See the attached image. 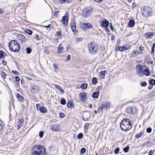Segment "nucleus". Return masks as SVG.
I'll return each mask as SVG.
<instances>
[{
    "instance_id": "1",
    "label": "nucleus",
    "mask_w": 155,
    "mask_h": 155,
    "mask_svg": "<svg viewBox=\"0 0 155 155\" xmlns=\"http://www.w3.org/2000/svg\"><path fill=\"white\" fill-rule=\"evenodd\" d=\"M45 148L40 145L34 146L31 149V155H46Z\"/></svg>"
},
{
    "instance_id": "2",
    "label": "nucleus",
    "mask_w": 155,
    "mask_h": 155,
    "mask_svg": "<svg viewBox=\"0 0 155 155\" xmlns=\"http://www.w3.org/2000/svg\"><path fill=\"white\" fill-rule=\"evenodd\" d=\"M122 130L127 131L130 130L132 127V125L128 119H124L121 121L120 125Z\"/></svg>"
},
{
    "instance_id": "3",
    "label": "nucleus",
    "mask_w": 155,
    "mask_h": 155,
    "mask_svg": "<svg viewBox=\"0 0 155 155\" xmlns=\"http://www.w3.org/2000/svg\"><path fill=\"white\" fill-rule=\"evenodd\" d=\"M9 49L14 52H18L20 48V45L16 40H12L8 43Z\"/></svg>"
},
{
    "instance_id": "4",
    "label": "nucleus",
    "mask_w": 155,
    "mask_h": 155,
    "mask_svg": "<svg viewBox=\"0 0 155 155\" xmlns=\"http://www.w3.org/2000/svg\"><path fill=\"white\" fill-rule=\"evenodd\" d=\"M88 50L92 54H96L97 51V47L94 42H91L87 45Z\"/></svg>"
},
{
    "instance_id": "5",
    "label": "nucleus",
    "mask_w": 155,
    "mask_h": 155,
    "mask_svg": "<svg viewBox=\"0 0 155 155\" xmlns=\"http://www.w3.org/2000/svg\"><path fill=\"white\" fill-rule=\"evenodd\" d=\"M142 13L144 17H149L152 15V10L149 7L145 6L143 8V10L142 11Z\"/></svg>"
},
{
    "instance_id": "6",
    "label": "nucleus",
    "mask_w": 155,
    "mask_h": 155,
    "mask_svg": "<svg viewBox=\"0 0 155 155\" xmlns=\"http://www.w3.org/2000/svg\"><path fill=\"white\" fill-rule=\"evenodd\" d=\"M40 90V88L37 85H31L30 91L31 93L32 94H35L38 93Z\"/></svg>"
},
{
    "instance_id": "7",
    "label": "nucleus",
    "mask_w": 155,
    "mask_h": 155,
    "mask_svg": "<svg viewBox=\"0 0 155 155\" xmlns=\"http://www.w3.org/2000/svg\"><path fill=\"white\" fill-rule=\"evenodd\" d=\"M136 73L140 77H142L143 75V67L141 64L136 66Z\"/></svg>"
},
{
    "instance_id": "8",
    "label": "nucleus",
    "mask_w": 155,
    "mask_h": 155,
    "mask_svg": "<svg viewBox=\"0 0 155 155\" xmlns=\"http://www.w3.org/2000/svg\"><path fill=\"white\" fill-rule=\"evenodd\" d=\"M93 9L90 7L85 8L83 10V16L87 17L91 15Z\"/></svg>"
},
{
    "instance_id": "9",
    "label": "nucleus",
    "mask_w": 155,
    "mask_h": 155,
    "mask_svg": "<svg viewBox=\"0 0 155 155\" xmlns=\"http://www.w3.org/2000/svg\"><path fill=\"white\" fill-rule=\"evenodd\" d=\"M127 112L129 114H134L137 111V109L135 106L129 107L127 109Z\"/></svg>"
},
{
    "instance_id": "10",
    "label": "nucleus",
    "mask_w": 155,
    "mask_h": 155,
    "mask_svg": "<svg viewBox=\"0 0 155 155\" xmlns=\"http://www.w3.org/2000/svg\"><path fill=\"white\" fill-rule=\"evenodd\" d=\"M68 13L66 12L62 18L61 22L64 26H66L68 25Z\"/></svg>"
},
{
    "instance_id": "11",
    "label": "nucleus",
    "mask_w": 155,
    "mask_h": 155,
    "mask_svg": "<svg viewBox=\"0 0 155 155\" xmlns=\"http://www.w3.org/2000/svg\"><path fill=\"white\" fill-rule=\"evenodd\" d=\"M79 98L82 101H84L87 99V94L85 92H83L79 94Z\"/></svg>"
},
{
    "instance_id": "12",
    "label": "nucleus",
    "mask_w": 155,
    "mask_h": 155,
    "mask_svg": "<svg viewBox=\"0 0 155 155\" xmlns=\"http://www.w3.org/2000/svg\"><path fill=\"white\" fill-rule=\"evenodd\" d=\"M101 22V26L102 27H105V28H107L108 26L109 25V22L107 20H104L102 21H101V20L100 19L99 21V22L100 23Z\"/></svg>"
},
{
    "instance_id": "13",
    "label": "nucleus",
    "mask_w": 155,
    "mask_h": 155,
    "mask_svg": "<svg viewBox=\"0 0 155 155\" xmlns=\"http://www.w3.org/2000/svg\"><path fill=\"white\" fill-rule=\"evenodd\" d=\"M17 37V38L22 43H24L26 41V39L25 36L21 34H18Z\"/></svg>"
},
{
    "instance_id": "14",
    "label": "nucleus",
    "mask_w": 155,
    "mask_h": 155,
    "mask_svg": "<svg viewBox=\"0 0 155 155\" xmlns=\"http://www.w3.org/2000/svg\"><path fill=\"white\" fill-rule=\"evenodd\" d=\"M110 104L109 102H106L102 104V106L104 110H107L109 109L110 107Z\"/></svg>"
},
{
    "instance_id": "15",
    "label": "nucleus",
    "mask_w": 155,
    "mask_h": 155,
    "mask_svg": "<svg viewBox=\"0 0 155 155\" xmlns=\"http://www.w3.org/2000/svg\"><path fill=\"white\" fill-rule=\"evenodd\" d=\"M154 35V33L152 32H148L145 34V36L147 38H152Z\"/></svg>"
},
{
    "instance_id": "16",
    "label": "nucleus",
    "mask_w": 155,
    "mask_h": 155,
    "mask_svg": "<svg viewBox=\"0 0 155 155\" xmlns=\"http://www.w3.org/2000/svg\"><path fill=\"white\" fill-rule=\"evenodd\" d=\"M51 129L54 131H58L59 130L58 125L55 124L53 125L51 127Z\"/></svg>"
},
{
    "instance_id": "17",
    "label": "nucleus",
    "mask_w": 155,
    "mask_h": 155,
    "mask_svg": "<svg viewBox=\"0 0 155 155\" xmlns=\"http://www.w3.org/2000/svg\"><path fill=\"white\" fill-rule=\"evenodd\" d=\"M71 26L72 31L74 32H75L76 31V25L74 20L71 21Z\"/></svg>"
},
{
    "instance_id": "18",
    "label": "nucleus",
    "mask_w": 155,
    "mask_h": 155,
    "mask_svg": "<svg viewBox=\"0 0 155 155\" xmlns=\"http://www.w3.org/2000/svg\"><path fill=\"white\" fill-rule=\"evenodd\" d=\"M23 121V120L21 119L19 120L18 122H16V125H17L18 127V130L22 126Z\"/></svg>"
},
{
    "instance_id": "19",
    "label": "nucleus",
    "mask_w": 155,
    "mask_h": 155,
    "mask_svg": "<svg viewBox=\"0 0 155 155\" xmlns=\"http://www.w3.org/2000/svg\"><path fill=\"white\" fill-rule=\"evenodd\" d=\"M74 104L73 103V102L72 101H70L68 102L67 104V106L68 108H72L74 107Z\"/></svg>"
},
{
    "instance_id": "20",
    "label": "nucleus",
    "mask_w": 155,
    "mask_h": 155,
    "mask_svg": "<svg viewBox=\"0 0 155 155\" xmlns=\"http://www.w3.org/2000/svg\"><path fill=\"white\" fill-rule=\"evenodd\" d=\"M128 25L130 27H133L135 25V21L134 20L132 19L130 20Z\"/></svg>"
},
{
    "instance_id": "21",
    "label": "nucleus",
    "mask_w": 155,
    "mask_h": 155,
    "mask_svg": "<svg viewBox=\"0 0 155 155\" xmlns=\"http://www.w3.org/2000/svg\"><path fill=\"white\" fill-rule=\"evenodd\" d=\"M143 75L145 74L146 76H149L150 74V71L148 69H145L143 71Z\"/></svg>"
},
{
    "instance_id": "22",
    "label": "nucleus",
    "mask_w": 155,
    "mask_h": 155,
    "mask_svg": "<svg viewBox=\"0 0 155 155\" xmlns=\"http://www.w3.org/2000/svg\"><path fill=\"white\" fill-rule=\"evenodd\" d=\"M64 50V48L62 45L60 44L58 48V52L60 54L61 53L63 52Z\"/></svg>"
},
{
    "instance_id": "23",
    "label": "nucleus",
    "mask_w": 155,
    "mask_h": 155,
    "mask_svg": "<svg viewBox=\"0 0 155 155\" xmlns=\"http://www.w3.org/2000/svg\"><path fill=\"white\" fill-rule=\"evenodd\" d=\"M73 0H58L61 3H64L66 2L68 3L71 2Z\"/></svg>"
},
{
    "instance_id": "24",
    "label": "nucleus",
    "mask_w": 155,
    "mask_h": 155,
    "mask_svg": "<svg viewBox=\"0 0 155 155\" xmlns=\"http://www.w3.org/2000/svg\"><path fill=\"white\" fill-rule=\"evenodd\" d=\"M40 112L43 113H45L47 112L46 109L44 107H41L39 109Z\"/></svg>"
},
{
    "instance_id": "25",
    "label": "nucleus",
    "mask_w": 155,
    "mask_h": 155,
    "mask_svg": "<svg viewBox=\"0 0 155 155\" xmlns=\"http://www.w3.org/2000/svg\"><path fill=\"white\" fill-rule=\"evenodd\" d=\"M16 97L19 101H22L23 100L22 96L19 94H17Z\"/></svg>"
},
{
    "instance_id": "26",
    "label": "nucleus",
    "mask_w": 155,
    "mask_h": 155,
    "mask_svg": "<svg viewBox=\"0 0 155 155\" xmlns=\"http://www.w3.org/2000/svg\"><path fill=\"white\" fill-rule=\"evenodd\" d=\"M54 86L56 88L58 89L59 90L61 91L62 92V94H63V93L64 92V90L62 89V88L61 87H60L59 86L55 84V85Z\"/></svg>"
},
{
    "instance_id": "27",
    "label": "nucleus",
    "mask_w": 155,
    "mask_h": 155,
    "mask_svg": "<svg viewBox=\"0 0 155 155\" xmlns=\"http://www.w3.org/2000/svg\"><path fill=\"white\" fill-rule=\"evenodd\" d=\"M99 95V92H95L93 93L92 95V97L94 98H97Z\"/></svg>"
},
{
    "instance_id": "28",
    "label": "nucleus",
    "mask_w": 155,
    "mask_h": 155,
    "mask_svg": "<svg viewBox=\"0 0 155 155\" xmlns=\"http://www.w3.org/2000/svg\"><path fill=\"white\" fill-rule=\"evenodd\" d=\"M143 131H141L139 134H137L135 136L137 138H139L141 137L143 134Z\"/></svg>"
},
{
    "instance_id": "29",
    "label": "nucleus",
    "mask_w": 155,
    "mask_h": 155,
    "mask_svg": "<svg viewBox=\"0 0 155 155\" xmlns=\"http://www.w3.org/2000/svg\"><path fill=\"white\" fill-rule=\"evenodd\" d=\"M54 71L55 72H57L58 70V67L56 64H53Z\"/></svg>"
},
{
    "instance_id": "30",
    "label": "nucleus",
    "mask_w": 155,
    "mask_h": 155,
    "mask_svg": "<svg viewBox=\"0 0 155 155\" xmlns=\"http://www.w3.org/2000/svg\"><path fill=\"white\" fill-rule=\"evenodd\" d=\"M84 25L86 26L88 28H91L93 27L92 25L89 23H86L84 24Z\"/></svg>"
},
{
    "instance_id": "31",
    "label": "nucleus",
    "mask_w": 155,
    "mask_h": 155,
    "mask_svg": "<svg viewBox=\"0 0 155 155\" xmlns=\"http://www.w3.org/2000/svg\"><path fill=\"white\" fill-rule=\"evenodd\" d=\"M130 48V46L129 45H127L125 46H123V48L124 50L125 51Z\"/></svg>"
},
{
    "instance_id": "32",
    "label": "nucleus",
    "mask_w": 155,
    "mask_h": 155,
    "mask_svg": "<svg viewBox=\"0 0 155 155\" xmlns=\"http://www.w3.org/2000/svg\"><path fill=\"white\" fill-rule=\"evenodd\" d=\"M138 54V52L136 51H134V52L132 54V55L133 57H135L136 56H137Z\"/></svg>"
},
{
    "instance_id": "33",
    "label": "nucleus",
    "mask_w": 155,
    "mask_h": 155,
    "mask_svg": "<svg viewBox=\"0 0 155 155\" xmlns=\"http://www.w3.org/2000/svg\"><path fill=\"white\" fill-rule=\"evenodd\" d=\"M92 82L94 84H96L97 83V78H93L92 80Z\"/></svg>"
},
{
    "instance_id": "34",
    "label": "nucleus",
    "mask_w": 155,
    "mask_h": 155,
    "mask_svg": "<svg viewBox=\"0 0 155 155\" xmlns=\"http://www.w3.org/2000/svg\"><path fill=\"white\" fill-rule=\"evenodd\" d=\"M60 103L62 105H65L66 103V101L65 99L64 98L61 99L60 101Z\"/></svg>"
},
{
    "instance_id": "35",
    "label": "nucleus",
    "mask_w": 155,
    "mask_h": 155,
    "mask_svg": "<svg viewBox=\"0 0 155 155\" xmlns=\"http://www.w3.org/2000/svg\"><path fill=\"white\" fill-rule=\"evenodd\" d=\"M87 85L86 84H83L81 86V88L83 89H86L87 87Z\"/></svg>"
},
{
    "instance_id": "36",
    "label": "nucleus",
    "mask_w": 155,
    "mask_h": 155,
    "mask_svg": "<svg viewBox=\"0 0 155 155\" xmlns=\"http://www.w3.org/2000/svg\"><path fill=\"white\" fill-rule=\"evenodd\" d=\"M26 34H27L28 35H31L32 33V31L30 30L27 29L26 31Z\"/></svg>"
},
{
    "instance_id": "37",
    "label": "nucleus",
    "mask_w": 155,
    "mask_h": 155,
    "mask_svg": "<svg viewBox=\"0 0 155 155\" xmlns=\"http://www.w3.org/2000/svg\"><path fill=\"white\" fill-rule=\"evenodd\" d=\"M86 150L85 148H82L81 150L80 153L81 154H83L85 153Z\"/></svg>"
},
{
    "instance_id": "38",
    "label": "nucleus",
    "mask_w": 155,
    "mask_h": 155,
    "mask_svg": "<svg viewBox=\"0 0 155 155\" xmlns=\"http://www.w3.org/2000/svg\"><path fill=\"white\" fill-rule=\"evenodd\" d=\"M155 47V43H153V44L152 48L151 53L152 54H154V53Z\"/></svg>"
},
{
    "instance_id": "39",
    "label": "nucleus",
    "mask_w": 155,
    "mask_h": 155,
    "mask_svg": "<svg viewBox=\"0 0 155 155\" xmlns=\"http://www.w3.org/2000/svg\"><path fill=\"white\" fill-rule=\"evenodd\" d=\"M83 137V134L82 133H80L77 136V138L78 139H81Z\"/></svg>"
},
{
    "instance_id": "40",
    "label": "nucleus",
    "mask_w": 155,
    "mask_h": 155,
    "mask_svg": "<svg viewBox=\"0 0 155 155\" xmlns=\"http://www.w3.org/2000/svg\"><path fill=\"white\" fill-rule=\"evenodd\" d=\"M129 149V147H127L124 149L123 150L125 153H127Z\"/></svg>"
},
{
    "instance_id": "41",
    "label": "nucleus",
    "mask_w": 155,
    "mask_h": 155,
    "mask_svg": "<svg viewBox=\"0 0 155 155\" xmlns=\"http://www.w3.org/2000/svg\"><path fill=\"white\" fill-rule=\"evenodd\" d=\"M76 41L77 42H79L83 40V38H75Z\"/></svg>"
},
{
    "instance_id": "42",
    "label": "nucleus",
    "mask_w": 155,
    "mask_h": 155,
    "mask_svg": "<svg viewBox=\"0 0 155 155\" xmlns=\"http://www.w3.org/2000/svg\"><path fill=\"white\" fill-rule=\"evenodd\" d=\"M150 83L153 85H155V80L153 79H151L149 82Z\"/></svg>"
},
{
    "instance_id": "43",
    "label": "nucleus",
    "mask_w": 155,
    "mask_h": 155,
    "mask_svg": "<svg viewBox=\"0 0 155 155\" xmlns=\"http://www.w3.org/2000/svg\"><path fill=\"white\" fill-rule=\"evenodd\" d=\"M120 149L119 147H117L114 150V153L115 154H117L120 151Z\"/></svg>"
},
{
    "instance_id": "44",
    "label": "nucleus",
    "mask_w": 155,
    "mask_h": 155,
    "mask_svg": "<svg viewBox=\"0 0 155 155\" xmlns=\"http://www.w3.org/2000/svg\"><path fill=\"white\" fill-rule=\"evenodd\" d=\"M89 124V123H86L85 124L84 126V130H87Z\"/></svg>"
},
{
    "instance_id": "45",
    "label": "nucleus",
    "mask_w": 155,
    "mask_h": 155,
    "mask_svg": "<svg viewBox=\"0 0 155 155\" xmlns=\"http://www.w3.org/2000/svg\"><path fill=\"white\" fill-rule=\"evenodd\" d=\"M44 134V132L42 131H41L39 133V136L40 138H42L43 137Z\"/></svg>"
},
{
    "instance_id": "46",
    "label": "nucleus",
    "mask_w": 155,
    "mask_h": 155,
    "mask_svg": "<svg viewBox=\"0 0 155 155\" xmlns=\"http://www.w3.org/2000/svg\"><path fill=\"white\" fill-rule=\"evenodd\" d=\"M103 109H104L103 108H102V105H101V107L99 106L98 107L97 110L98 113H99L100 112L102 111Z\"/></svg>"
},
{
    "instance_id": "47",
    "label": "nucleus",
    "mask_w": 155,
    "mask_h": 155,
    "mask_svg": "<svg viewBox=\"0 0 155 155\" xmlns=\"http://www.w3.org/2000/svg\"><path fill=\"white\" fill-rule=\"evenodd\" d=\"M31 49L29 48L28 47L26 48V51L27 54H30L31 53Z\"/></svg>"
},
{
    "instance_id": "48",
    "label": "nucleus",
    "mask_w": 155,
    "mask_h": 155,
    "mask_svg": "<svg viewBox=\"0 0 155 155\" xmlns=\"http://www.w3.org/2000/svg\"><path fill=\"white\" fill-rule=\"evenodd\" d=\"M4 56L3 52L2 51H0V58H2Z\"/></svg>"
},
{
    "instance_id": "49",
    "label": "nucleus",
    "mask_w": 155,
    "mask_h": 155,
    "mask_svg": "<svg viewBox=\"0 0 155 155\" xmlns=\"http://www.w3.org/2000/svg\"><path fill=\"white\" fill-rule=\"evenodd\" d=\"M57 35L58 38H60L61 37V33L60 31L57 32Z\"/></svg>"
},
{
    "instance_id": "50",
    "label": "nucleus",
    "mask_w": 155,
    "mask_h": 155,
    "mask_svg": "<svg viewBox=\"0 0 155 155\" xmlns=\"http://www.w3.org/2000/svg\"><path fill=\"white\" fill-rule=\"evenodd\" d=\"M141 86H142L143 87H144V86H147V84L146 82L144 81V82H142L141 83Z\"/></svg>"
},
{
    "instance_id": "51",
    "label": "nucleus",
    "mask_w": 155,
    "mask_h": 155,
    "mask_svg": "<svg viewBox=\"0 0 155 155\" xmlns=\"http://www.w3.org/2000/svg\"><path fill=\"white\" fill-rule=\"evenodd\" d=\"M152 131V129L150 127H148L147 130V132L148 133H150Z\"/></svg>"
},
{
    "instance_id": "52",
    "label": "nucleus",
    "mask_w": 155,
    "mask_h": 155,
    "mask_svg": "<svg viewBox=\"0 0 155 155\" xmlns=\"http://www.w3.org/2000/svg\"><path fill=\"white\" fill-rule=\"evenodd\" d=\"M106 72V71H102L100 72V74L101 75H105Z\"/></svg>"
},
{
    "instance_id": "53",
    "label": "nucleus",
    "mask_w": 155,
    "mask_h": 155,
    "mask_svg": "<svg viewBox=\"0 0 155 155\" xmlns=\"http://www.w3.org/2000/svg\"><path fill=\"white\" fill-rule=\"evenodd\" d=\"M118 50L121 51H124L123 48V46L119 47L118 48Z\"/></svg>"
},
{
    "instance_id": "54",
    "label": "nucleus",
    "mask_w": 155,
    "mask_h": 155,
    "mask_svg": "<svg viewBox=\"0 0 155 155\" xmlns=\"http://www.w3.org/2000/svg\"><path fill=\"white\" fill-rule=\"evenodd\" d=\"M12 72L13 73L15 74L18 75L19 74V73L17 71H16L14 70H12Z\"/></svg>"
},
{
    "instance_id": "55",
    "label": "nucleus",
    "mask_w": 155,
    "mask_h": 155,
    "mask_svg": "<svg viewBox=\"0 0 155 155\" xmlns=\"http://www.w3.org/2000/svg\"><path fill=\"white\" fill-rule=\"evenodd\" d=\"M88 118L87 117H84L83 116L82 117V119L84 121H87L88 120Z\"/></svg>"
},
{
    "instance_id": "56",
    "label": "nucleus",
    "mask_w": 155,
    "mask_h": 155,
    "mask_svg": "<svg viewBox=\"0 0 155 155\" xmlns=\"http://www.w3.org/2000/svg\"><path fill=\"white\" fill-rule=\"evenodd\" d=\"M2 64L4 65H5L7 64V62L4 60H2Z\"/></svg>"
},
{
    "instance_id": "57",
    "label": "nucleus",
    "mask_w": 155,
    "mask_h": 155,
    "mask_svg": "<svg viewBox=\"0 0 155 155\" xmlns=\"http://www.w3.org/2000/svg\"><path fill=\"white\" fill-rule=\"evenodd\" d=\"M35 38L37 40H40V37L38 35H35Z\"/></svg>"
},
{
    "instance_id": "58",
    "label": "nucleus",
    "mask_w": 155,
    "mask_h": 155,
    "mask_svg": "<svg viewBox=\"0 0 155 155\" xmlns=\"http://www.w3.org/2000/svg\"><path fill=\"white\" fill-rule=\"evenodd\" d=\"M71 56L69 54H68L67 56V58L66 60L67 61H69L70 59Z\"/></svg>"
},
{
    "instance_id": "59",
    "label": "nucleus",
    "mask_w": 155,
    "mask_h": 155,
    "mask_svg": "<svg viewBox=\"0 0 155 155\" xmlns=\"http://www.w3.org/2000/svg\"><path fill=\"white\" fill-rule=\"evenodd\" d=\"M15 80L17 81H19L20 79L19 77L16 76L15 77Z\"/></svg>"
},
{
    "instance_id": "60",
    "label": "nucleus",
    "mask_w": 155,
    "mask_h": 155,
    "mask_svg": "<svg viewBox=\"0 0 155 155\" xmlns=\"http://www.w3.org/2000/svg\"><path fill=\"white\" fill-rule=\"evenodd\" d=\"M153 152V150H150L149 152V155H152Z\"/></svg>"
},
{
    "instance_id": "61",
    "label": "nucleus",
    "mask_w": 155,
    "mask_h": 155,
    "mask_svg": "<svg viewBox=\"0 0 155 155\" xmlns=\"http://www.w3.org/2000/svg\"><path fill=\"white\" fill-rule=\"evenodd\" d=\"M110 25H111V26H110V29H111L113 31H114V28H113V27L111 24H110Z\"/></svg>"
},
{
    "instance_id": "62",
    "label": "nucleus",
    "mask_w": 155,
    "mask_h": 155,
    "mask_svg": "<svg viewBox=\"0 0 155 155\" xmlns=\"http://www.w3.org/2000/svg\"><path fill=\"white\" fill-rule=\"evenodd\" d=\"M139 49L141 50H144V47H142V46H140L139 47Z\"/></svg>"
},
{
    "instance_id": "63",
    "label": "nucleus",
    "mask_w": 155,
    "mask_h": 155,
    "mask_svg": "<svg viewBox=\"0 0 155 155\" xmlns=\"http://www.w3.org/2000/svg\"><path fill=\"white\" fill-rule=\"evenodd\" d=\"M115 39V36L114 35H113L111 36V40H114Z\"/></svg>"
},
{
    "instance_id": "64",
    "label": "nucleus",
    "mask_w": 155,
    "mask_h": 155,
    "mask_svg": "<svg viewBox=\"0 0 155 155\" xmlns=\"http://www.w3.org/2000/svg\"><path fill=\"white\" fill-rule=\"evenodd\" d=\"M103 0H94L95 1L99 3L102 2Z\"/></svg>"
}]
</instances>
